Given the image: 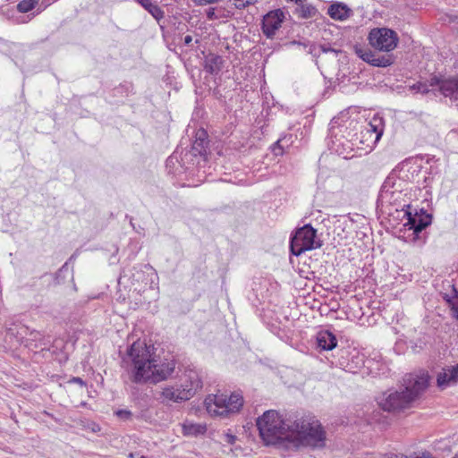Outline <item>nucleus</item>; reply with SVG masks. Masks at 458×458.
<instances>
[{
    "label": "nucleus",
    "mask_w": 458,
    "mask_h": 458,
    "mask_svg": "<svg viewBox=\"0 0 458 458\" xmlns=\"http://www.w3.org/2000/svg\"><path fill=\"white\" fill-rule=\"evenodd\" d=\"M122 367L131 383L156 385L173 374L175 361L172 358L160 359L154 345L138 339L127 348L122 358Z\"/></svg>",
    "instance_id": "nucleus-1"
},
{
    "label": "nucleus",
    "mask_w": 458,
    "mask_h": 458,
    "mask_svg": "<svg viewBox=\"0 0 458 458\" xmlns=\"http://www.w3.org/2000/svg\"><path fill=\"white\" fill-rule=\"evenodd\" d=\"M429 376L427 371L410 374L404 378L405 387L383 396L378 403L384 411H398L406 409L428 386Z\"/></svg>",
    "instance_id": "nucleus-2"
},
{
    "label": "nucleus",
    "mask_w": 458,
    "mask_h": 458,
    "mask_svg": "<svg viewBox=\"0 0 458 458\" xmlns=\"http://www.w3.org/2000/svg\"><path fill=\"white\" fill-rule=\"evenodd\" d=\"M294 426L295 420L284 419L273 410L267 411L257 420L259 435L267 445L286 443V446L290 448Z\"/></svg>",
    "instance_id": "nucleus-3"
},
{
    "label": "nucleus",
    "mask_w": 458,
    "mask_h": 458,
    "mask_svg": "<svg viewBox=\"0 0 458 458\" xmlns=\"http://www.w3.org/2000/svg\"><path fill=\"white\" fill-rule=\"evenodd\" d=\"M291 436L290 448L300 446L320 448L326 445V432L318 420L296 419Z\"/></svg>",
    "instance_id": "nucleus-4"
},
{
    "label": "nucleus",
    "mask_w": 458,
    "mask_h": 458,
    "mask_svg": "<svg viewBox=\"0 0 458 458\" xmlns=\"http://www.w3.org/2000/svg\"><path fill=\"white\" fill-rule=\"evenodd\" d=\"M205 404L209 413L225 416L229 412L238 411L243 404V398L238 393L230 396L223 394L208 395L205 399Z\"/></svg>",
    "instance_id": "nucleus-5"
},
{
    "label": "nucleus",
    "mask_w": 458,
    "mask_h": 458,
    "mask_svg": "<svg viewBox=\"0 0 458 458\" xmlns=\"http://www.w3.org/2000/svg\"><path fill=\"white\" fill-rule=\"evenodd\" d=\"M290 247L293 255L300 256L307 250L320 248L321 242L317 238V231L310 225H305L292 237Z\"/></svg>",
    "instance_id": "nucleus-6"
},
{
    "label": "nucleus",
    "mask_w": 458,
    "mask_h": 458,
    "mask_svg": "<svg viewBox=\"0 0 458 458\" xmlns=\"http://www.w3.org/2000/svg\"><path fill=\"white\" fill-rule=\"evenodd\" d=\"M368 39L372 47L383 52L394 50L399 41L396 32L387 28L372 29Z\"/></svg>",
    "instance_id": "nucleus-7"
},
{
    "label": "nucleus",
    "mask_w": 458,
    "mask_h": 458,
    "mask_svg": "<svg viewBox=\"0 0 458 458\" xmlns=\"http://www.w3.org/2000/svg\"><path fill=\"white\" fill-rule=\"evenodd\" d=\"M400 170L394 168L385 180L381 191L380 197H393V193H400L408 191V182L400 178Z\"/></svg>",
    "instance_id": "nucleus-8"
},
{
    "label": "nucleus",
    "mask_w": 458,
    "mask_h": 458,
    "mask_svg": "<svg viewBox=\"0 0 458 458\" xmlns=\"http://www.w3.org/2000/svg\"><path fill=\"white\" fill-rule=\"evenodd\" d=\"M284 20V13L280 9L267 13L262 20V31L264 35L268 38H272L282 26Z\"/></svg>",
    "instance_id": "nucleus-9"
},
{
    "label": "nucleus",
    "mask_w": 458,
    "mask_h": 458,
    "mask_svg": "<svg viewBox=\"0 0 458 458\" xmlns=\"http://www.w3.org/2000/svg\"><path fill=\"white\" fill-rule=\"evenodd\" d=\"M181 380L182 383L180 386L182 391L186 392V390H189V393H191L189 399H191L199 389L202 388L201 377L199 373L195 369H186Z\"/></svg>",
    "instance_id": "nucleus-10"
},
{
    "label": "nucleus",
    "mask_w": 458,
    "mask_h": 458,
    "mask_svg": "<svg viewBox=\"0 0 458 458\" xmlns=\"http://www.w3.org/2000/svg\"><path fill=\"white\" fill-rule=\"evenodd\" d=\"M458 384V364L455 366H448L437 374V385L441 389Z\"/></svg>",
    "instance_id": "nucleus-11"
},
{
    "label": "nucleus",
    "mask_w": 458,
    "mask_h": 458,
    "mask_svg": "<svg viewBox=\"0 0 458 458\" xmlns=\"http://www.w3.org/2000/svg\"><path fill=\"white\" fill-rule=\"evenodd\" d=\"M439 83V89L445 97H449L458 100V79H449L439 82L437 79H432L431 85Z\"/></svg>",
    "instance_id": "nucleus-12"
},
{
    "label": "nucleus",
    "mask_w": 458,
    "mask_h": 458,
    "mask_svg": "<svg viewBox=\"0 0 458 458\" xmlns=\"http://www.w3.org/2000/svg\"><path fill=\"white\" fill-rule=\"evenodd\" d=\"M405 215L408 216L407 224L411 225L410 228L413 230L417 236L431 224V216L429 215H425L424 216H412L409 210L405 211Z\"/></svg>",
    "instance_id": "nucleus-13"
},
{
    "label": "nucleus",
    "mask_w": 458,
    "mask_h": 458,
    "mask_svg": "<svg viewBox=\"0 0 458 458\" xmlns=\"http://www.w3.org/2000/svg\"><path fill=\"white\" fill-rule=\"evenodd\" d=\"M191 393H189V390H186V392L182 391L181 386H167L165 387L162 390L161 395L168 401H173L174 403H180L182 401L189 400V395Z\"/></svg>",
    "instance_id": "nucleus-14"
},
{
    "label": "nucleus",
    "mask_w": 458,
    "mask_h": 458,
    "mask_svg": "<svg viewBox=\"0 0 458 458\" xmlns=\"http://www.w3.org/2000/svg\"><path fill=\"white\" fill-rule=\"evenodd\" d=\"M317 344L320 349L324 351H331L336 347L337 340L332 332L328 330H322L317 335Z\"/></svg>",
    "instance_id": "nucleus-15"
},
{
    "label": "nucleus",
    "mask_w": 458,
    "mask_h": 458,
    "mask_svg": "<svg viewBox=\"0 0 458 458\" xmlns=\"http://www.w3.org/2000/svg\"><path fill=\"white\" fill-rule=\"evenodd\" d=\"M328 15L336 21H344L351 16V9L343 3H335L328 7Z\"/></svg>",
    "instance_id": "nucleus-16"
},
{
    "label": "nucleus",
    "mask_w": 458,
    "mask_h": 458,
    "mask_svg": "<svg viewBox=\"0 0 458 458\" xmlns=\"http://www.w3.org/2000/svg\"><path fill=\"white\" fill-rule=\"evenodd\" d=\"M222 57L216 55H209L206 58L205 70L210 74H216L222 69Z\"/></svg>",
    "instance_id": "nucleus-17"
},
{
    "label": "nucleus",
    "mask_w": 458,
    "mask_h": 458,
    "mask_svg": "<svg viewBox=\"0 0 458 458\" xmlns=\"http://www.w3.org/2000/svg\"><path fill=\"white\" fill-rule=\"evenodd\" d=\"M294 13L301 19H310L318 14V9L310 4H298Z\"/></svg>",
    "instance_id": "nucleus-18"
},
{
    "label": "nucleus",
    "mask_w": 458,
    "mask_h": 458,
    "mask_svg": "<svg viewBox=\"0 0 458 458\" xmlns=\"http://www.w3.org/2000/svg\"><path fill=\"white\" fill-rule=\"evenodd\" d=\"M206 430V426L202 424L185 422L182 425V434L184 436L196 437L199 435H203Z\"/></svg>",
    "instance_id": "nucleus-19"
},
{
    "label": "nucleus",
    "mask_w": 458,
    "mask_h": 458,
    "mask_svg": "<svg viewBox=\"0 0 458 458\" xmlns=\"http://www.w3.org/2000/svg\"><path fill=\"white\" fill-rule=\"evenodd\" d=\"M155 19L163 18L164 13L153 0H137Z\"/></svg>",
    "instance_id": "nucleus-20"
},
{
    "label": "nucleus",
    "mask_w": 458,
    "mask_h": 458,
    "mask_svg": "<svg viewBox=\"0 0 458 458\" xmlns=\"http://www.w3.org/2000/svg\"><path fill=\"white\" fill-rule=\"evenodd\" d=\"M208 146L207 132L205 131H199L196 133V140L193 142L192 148L199 154H203Z\"/></svg>",
    "instance_id": "nucleus-21"
},
{
    "label": "nucleus",
    "mask_w": 458,
    "mask_h": 458,
    "mask_svg": "<svg viewBox=\"0 0 458 458\" xmlns=\"http://www.w3.org/2000/svg\"><path fill=\"white\" fill-rule=\"evenodd\" d=\"M407 196V191H401L398 193H393V197H380L383 201L388 202L390 205L396 206V207H407L410 208V205L406 204V200L404 199V197Z\"/></svg>",
    "instance_id": "nucleus-22"
},
{
    "label": "nucleus",
    "mask_w": 458,
    "mask_h": 458,
    "mask_svg": "<svg viewBox=\"0 0 458 458\" xmlns=\"http://www.w3.org/2000/svg\"><path fill=\"white\" fill-rule=\"evenodd\" d=\"M368 126V131H373L376 134V140H378L383 134V119L374 116Z\"/></svg>",
    "instance_id": "nucleus-23"
},
{
    "label": "nucleus",
    "mask_w": 458,
    "mask_h": 458,
    "mask_svg": "<svg viewBox=\"0 0 458 458\" xmlns=\"http://www.w3.org/2000/svg\"><path fill=\"white\" fill-rule=\"evenodd\" d=\"M354 52L364 62L372 64V60L374 59L376 54L370 49L361 46H355Z\"/></svg>",
    "instance_id": "nucleus-24"
},
{
    "label": "nucleus",
    "mask_w": 458,
    "mask_h": 458,
    "mask_svg": "<svg viewBox=\"0 0 458 458\" xmlns=\"http://www.w3.org/2000/svg\"><path fill=\"white\" fill-rule=\"evenodd\" d=\"M392 64L393 58L391 55H379L376 54L371 65L376 67H387Z\"/></svg>",
    "instance_id": "nucleus-25"
},
{
    "label": "nucleus",
    "mask_w": 458,
    "mask_h": 458,
    "mask_svg": "<svg viewBox=\"0 0 458 458\" xmlns=\"http://www.w3.org/2000/svg\"><path fill=\"white\" fill-rule=\"evenodd\" d=\"M38 0H22L17 4V9L20 13H28L34 9Z\"/></svg>",
    "instance_id": "nucleus-26"
},
{
    "label": "nucleus",
    "mask_w": 458,
    "mask_h": 458,
    "mask_svg": "<svg viewBox=\"0 0 458 458\" xmlns=\"http://www.w3.org/2000/svg\"><path fill=\"white\" fill-rule=\"evenodd\" d=\"M390 458H435L429 452L414 453L411 455L394 454Z\"/></svg>",
    "instance_id": "nucleus-27"
},
{
    "label": "nucleus",
    "mask_w": 458,
    "mask_h": 458,
    "mask_svg": "<svg viewBox=\"0 0 458 458\" xmlns=\"http://www.w3.org/2000/svg\"><path fill=\"white\" fill-rule=\"evenodd\" d=\"M451 308L452 316L458 320V294L447 300Z\"/></svg>",
    "instance_id": "nucleus-28"
},
{
    "label": "nucleus",
    "mask_w": 458,
    "mask_h": 458,
    "mask_svg": "<svg viewBox=\"0 0 458 458\" xmlns=\"http://www.w3.org/2000/svg\"><path fill=\"white\" fill-rule=\"evenodd\" d=\"M410 88L411 90L416 91V92H420L422 94H426L429 91L428 85L425 83H422V82L415 83L412 86H411Z\"/></svg>",
    "instance_id": "nucleus-29"
},
{
    "label": "nucleus",
    "mask_w": 458,
    "mask_h": 458,
    "mask_svg": "<svg viewBox=\"0 0 458 458\" xmlns=\"http://www.w3.org/2000/svg\"><path fill=\"white\" fill-rule=\"evenodd\" d=\"M237 9H243L249 4H255L258 0H231Z\"/></svg>",
    "instance_id": "nucleus-30"
},
{
    "label": "nucleus",
    "mask_w": 458,
    "mask_h": 458,
    "mask_svg": "<svg viewBox=\"0 0 458 458\" xmlns=\"http://www.w3.org/2000/svg\"><path fill=\"white\" fill-rule=\"evenodd\" d=\"M192 1L197 5H208V4H215V3L218 2L219 0H192Z\"/></svg>",
    "instance_id": "nucleus-31"
},
{
    "label": "nucleus",
    "mask_w": 458,
    "mask_h": 458,
    "mask_svg": "<svg viewBox=\"0 0 458 458\" xmlns=\"http://www.w3.org/2000/svg\"><path fill=\"white\" fill-rule=\"evenodd\" d=\"M116 414L118 417L126 420L131 417V412L130 411H126V410H119L118 411H116Z\"/></svg>",
    "instance_id": "nucleus-32"
},
{
    "label": "nucleus",
    "mask_w": 458,
    "mask_h": 458,
    "mask_svg": "<svg viewBox=\"0 0 458 458\" xmlns=\"http://www.w3.org/2000/svg\"><path fill=\"white\" fill-rule=\"evenodd\" d=\"M235 439H236V437L233 435H230V434L225 435V441L228 444L233 445L235 442Z\"/></svg>",
    "instance_id": "nucleus-33"
},
{
    "label": "nucleus",
    "mask_w": 458,
    "mask_h": 458,
    "mask_svg": "<svg viewBox=\"0 0 458 458\" xmlns=\"http://www.w3.org/2000/svg\"><path fill=\"white\" fill-rule=\"evenodd\" d=\"M71 381L73 382V383L79 384L81 386H85L84 381L81 377H72V379Z\"/></svg>",
    "instance_id": "nucleus-34"
},
{
    "label": "nucleus",
    "mask_w": 458,
    "mask_h": 458,
    "mask_svg": "<svg viewBox=\"0 0 458 458\" xmlns=\"http://www.w3.org/2000/svg\"><path fill=\"white\" fill-rule=\"evenodd\" d=\"M192 41V37L190 35H187L184 37V44L189 45Z\"/></svg>",
    "instance_id": "nucleus-35"
},
{
    "label": "nucleus",
    "mask_w": 458,
    "mask_h": 458,
    "mask_svg": "<svg viewBox=\"0 0 458 458\" xmlns=\"http://www.w3.org/2000/svg\"><path fill=\"white\" fill-rule=\"evenodd\" d=\"M207 14L209 19H213L215 16V12L214 10H208Z\"/></svg>",
    "instance_id": "nucleus-36"
},
{
    "label": "nucleus",
    "mask_w": 458,
    "mask_h": 458,
    "mask_svg": "<svg viewBox=\"0 0 458 458\" xmlns=\"http://www.w3.org/2000/svg\"><path fill=\"white\" fill-rule=\"evenodd\" d=\"M321 49H322V51H323V52H327V51H333V52H335V50H334V49H331V48H326V47H325V46H321Z\"/></svg>",
    "instance_id": "nucleus-37"
},
{
    "label": "nucleus",
    "mask_w": 458,
    "mask_h": 458,
    "mask_svg": "<svg viewBox=\"0 0 458 458\" xmlns=\"http://www.w3.org/2000/svg\"><path fill=\"white\" fill-rule=\"evenodd\" d=\"M30 335H35L33 337L36 339V338H37V336H38V335H39V333H37V332H36V333H34V332H30Z\"/></svg>",
    "instance_id": "nucleus-38"
},
{
    "label": "nucleus",
    "mask_w": 458,
    "mask_h": 458,
    "mask_svg": "<svg viewBox=\"0 0 458 458\" xmlns=\"http://www.w3.org/2000/svg\"><path fill=\"white\" fill-rule=\"evenodd\" d=\"M453 458H458V454H456Z\"/></svg>",
    "instance_id": "nucleus-39"
}]
</instances>
